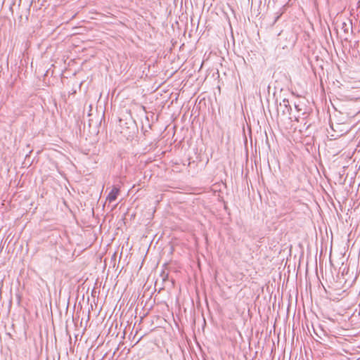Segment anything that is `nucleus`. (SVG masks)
Instances as JSON below:
<instances>
[{"label":"nucleus","instance_id":"f257e3e1","mask_svg":"<svg viewBox=\"0 0 360 360\" xmlns=\"http://www.w3.org/2000/svg\"><path fill=\"white\" fill-rule=\"evenodd\" d=\"M291 107L289 104V101L288 99H283L282 103H280L279 105L277 107V113L279 115L281 113L282 115H285L287 114L290 115Z\"/></svg>","mask_w":360,"mask_h":360},{"label":"nucleus","instance_id":"20e7f679","mask_svg":"<svg viewBox=\"0 0 360 360\" xmlns=\"http://www.w3.org/2000/svg\"><path fill=\"white\" fill-rule=\"evenodd\" d=\"M311 327L313 329V331L315 333V328H314L313 322L311 323Z\"/></svg>","mask_w":360,"mask_h":360},{"label":"nucleus","instance_id":"0eeeda50","mask_svg":"<svg viewBox=\"0 0 360 360\" xmlns=\"http://www.w3.org/2000/svg\"><path fill=\"white\" fill-rule=\"evenodd\" d=\"M307 328H308L309 332L310 333L309 327L308 325H307Z\"/></svg>","mask_w":360,"mask_h":360},{"label":"nucleus","instance_id":"423d86ee","mask_svg":"<svg viewBox=\"0 0 360 360\" xmlns=\"http://www.w3.org/2000/svg\"><path fill=\"white\" fill-rule=\"evenodd\" d=\"M308 146H309V143H307V150H308V151L309 152V148H308Z\"/></svg>","mask_w":360,"mask_h":360},{"label":"nucleus","instance_id":"1a4fd4ad","mask_svg":"<svg viewBox=\"0 0 360 360\" xmlns=\"http://www.w3.org/2000/svg\"><path fill=\"white\" fill-rule=\"evenodd\" d=\"M307 360H309V359L307 358Z\"/></svg>","mask_w":360,"mask_h":360},{"label":"nucleus","instance_id":"6e6552de","mask_svg":"<svg viewBox=\"0 0 360 360\" xmlns=\"http://www.w3.org/2000/svg\"><path fill=\"white\" fill-rule=\"evenodd\" d=\"M316 277H318V273L316 272ZM319 279V278H317Z\"/></svg>","mask_w":360,"mask_h":360},{"label":"nucleus","instance_id":"7ed1b4c3","mask_svg":"<svg viewBox=\"0 0 360 360\" xmlns=\"http://www.w3.org/2000/svg\"><path fill=\"white\" fill-rule=\"evenodd\" d=\"M342 30H343L345 33H348L349 30H352V22L348 20L347 22H343L342 23Z\"/></svg>","mask_w":360,"mask_h":360},{"label":"nucleus","instance_id":"f03ea898","mask_svg":"<svg viewBox=\"0 0 360 360\" xmlns=\"http://www.w3.org/2000/svg\"><path fill=\"white\" fill-rule=\"evenodd\" d=\"M119 193H120V188H118L117 187H113L112 189L110 191V192L109 193V194L107 196V198H106L107 200L109 202H114L117 199Z\"/></svg>","mask_w":360,"mask_h":360},{"label":"nucleus","instance_id":"39448f33","mask_svg":"<svg viewBox=\"0 0 360 360\" xmlns=\"http://www.w3.org/2000/svg\"><path fill=\"white\" fill-rule=\"evenodd\" d=\"M321 285V287L325 290V288H324V286L322 285V283H321V285H320V284H319V285H318V288H319V289H320Z\"/></svg>","mask_w":360,"mask_h":360}]
</instances>
